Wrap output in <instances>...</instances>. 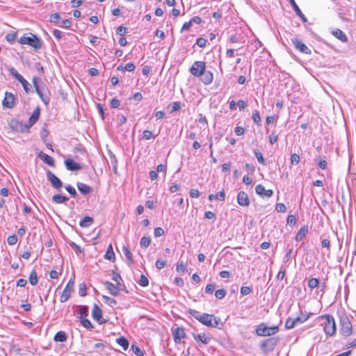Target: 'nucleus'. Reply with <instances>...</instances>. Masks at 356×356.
Wrapping results in <instances>:
<instances>
[{
	"label": "nucleus",
	"instance_id": "42",
	"mask_svg": "<svg viewBox=\"0 0 356 356\" xmlns=\"http://www.w3.org/2000/svg\"><path fill=\"white\" fill-rule=\"evenodd\" d=\"M319 284V280L317 278H311L308 281V287L311 289H314L317 287Z\"/></svg>",
	"mask_w": 356,
	"mask_h": 356
},
{
	"label": "nucleus",
	"instance_id": "9",
	"mask_svg": "<svg viewBox=\"0 0 356 356\" xmlns=\"http://www.w3.org/2000/svg\"><path fill=\"white\" fill-rule=\"evenodd\" d=\"M206 68V64L202 61H195L190 68L191 73L197 77H199L202 74Z\"/></svg>",
	"mask_w": 356,
	"mask_h": 356
},
{
	"label": "nucleus",
	"instance_id": "13",
	"mask_svg": "<svg viewBox=\"0 0 356 356\" xmlns=\"http://www.w3.org/2000/svg\"><path fill=\"white\" fill-rule=\"evenodd\" d=\"M92 316L93 319L97 321L99 324H103L106 322V321L102 318V311L97 304L93 305Z\"/></svg>",
	"mask_w": 356,
	"mask_h": 356
},
{
	"label": "nucleus",
	"instance_id": "48",
	"mask_svg": "<svg viewBox=\"0 0 356 356\" xmlns=\"http://www.w3.org/2000/svg\"><path fill=\"white\" fill-rule=\"evenodd\" d=\"M138 284L143 287L147 286L149 284V280L145 275H141L138 281Z\"/></svg>",
	"mask_w": 356,
	"mask_h": 356
},
{
	"label": "nucleus",
	"instance_id": "23",
	"mask_svg": "<svg viewBox=\"0 0 356 356\" xmlns=\"http://www.w3.org/2000/svg\"><path fill=\"white\" fill-rule=\"evenodd\" d=\"M38 156L47 165L52 167L55 165L54 159L48 154L40 152Z\"/></svg>",
	"mask_w": 356,
	"mask_h": 356
},
{
	"label": "nucleus",
	"instance_id": "56",
	"mask_svg": "<svg viewBox=\"0 0 356 356\" xmlns=\"http://www.w3.org/2000/svg\"><path fill=\"white\" fill-rule=\"evenodd\" d=\"M60 19L59 13H56L50 15L49 21L51 23L56 24Z\"/></svg>",
	"mask_w": 356,
	"mask_h": 356
},
{
	"label": "nucleus",
	"instance_id": "41",
	"mask_svg": "<svg viewBox=\"0 0 356 356\" xmlns=\"http://www.w3.org/2000/svg\"><path fill=\"white\" fill-rule=\"evenodd\" d=\"M79 295L84 297L87 295V287L85 283H81L79 286Z\"/></svg>",
	"mask_w": 356,
	"mask_h": 356
},
{
	"label": "nucleus",
	"instance_id": "49",
	"mask_svg": "<svg viewBox=\"0 0 356 356\" xmlns=\"http://www.w3.org/2000/svg\"><path fill=\"white\" fill-rule=\"evenodd\" d=\"M81 323L83 327L88 329L93 328V325L91 322L88 319L86 318V317L81 318Z\"/></svg>",
	"mask_w": 356,
	"mask_h": 356
},
{
	"label": "nucleus",
	"instance_id": "54",
	"mask_svg": "<svg viewBox=\"0 0 356 356\" xmlns=\"http://www.w3.org/2000/svg\"><path fill=\"white\" fill-rule=\"evenodd\" d=\"M275 210L278 213H284L286 211V207L283 203H277L275 205Z\"/></svg>",
	"mask_w": 356,
	"mask_h": 356
},
{
	"label": "nucleus",
	"instance_id": "44",
	"mask_svg": "<svg viewBox=\"0 0 356 356\" xmlns=\"http://www.w3.org/2000/svg\"><path fill=\"white\" fill-rule=\"evenodd\" d=\"M170 113L178 111L181 109V104L179 102H174L170 104Z\"/></svg>",
	"mask_w": 356,
	"mask_h": 356
},
{
	"label": "nucleus",
	"instance_id": "1",
	"mask_svg": "<svg viewBox=\"0 0 356 356\" xmlns=\"http://www.w3.org/2000/svg\"><path fill=\"white\" fill-rule=\"evenodd\" d=\"M188 313L202 324L207 327L220 328L219 325H222L220 322V318L215 317L212 314L206 313L202 314L200 312L193 309H190Z\"/></svg>",
	"mask_w": 356,
	"mask_h": 356
},
{
	"label": "nucleus",
	"instance_id": "7",
	"mask_svg": "<svg viewBox=\"0 0 356 356\" xmlns=\"http://www.w3.org/2000/svg\"><path fill=\"white\" fill-rule=\"evenodd\" d=\"M40 81V79L39 77H35L34 76L33 79V86L35 88V92H37V94L39 95L40 98L41 99L42 102L45 104V105H48L49 103V97L47 95H44L39 84H38V82Z\"/></svg>",
	"mask_w": 356,
	"mask_h": 356
},
{
	"label": "nucleus",
	"instance_id": "59",
	"mask_svg": "<svg viewBox=\"0 0 356 356\" xmlns=\"http://www.w3.org/2000/svg\"><path fill=\"white\" fill-rule=\"evenodd\" d=\"M300 162V156L297 154H293L291 156V164L297 165Z\"/></svg>",
	"mask_w": 356,
	"mask_h": 356
},
{
	"label": "nucleus",
	"instance_id": "50",
	"mask_svg": "<svg viewBox=\"0 0 356 356\" xmlns=\"http://www.w3.org/2000/svg\"><path fill=\"white\" fill-rule=\"evenodd\" d=\"M285 275H286L285 268L283 266H282L277 276H276V278L277 280H282L284 278Z\"/></svg>",
	"mask_w": 356,
	"mask_h": 356
},
{
	"label": "nucleus",
	"instance_id": "64",
	"mask_svg": "<svg viewBox=\"0 0 356 356\" xmlns=\"http://www.w3.org/2000/svg\"><path fill=\"white\" fill-rule=\"evenodd\" d=\"M71 26L72 21L71 19H67L63 20L60 26L65 29H69Z\"/></svg>",
	"mask_w": 356,
	"mask_h": 356
},
{
	"label": "nucleus",
	"instance_id": "5",
	"mask_svg": "<svg viewBox=\"0 0 356 356\" xmlns=\"http://www.w3.org/2000/svg\"><path fill=\"white\" fill-rule=\"evenodd\" d=\"M279 338L276 337L268 338L261 342L260 347L264 354L273 352L277 345Z\"/></svg>",
	"mask_w": 356,
	"mask_h": 356
},
{
	"label": "nucleus",
	"instance_id": "55",
	"mask_svg": "<svg viewBox=\"0 0 356 356\" xmlns=\"http://www.w3.org/2000/svg\"><path fill=\"white\" fill-rule=\"evenodd\" d=\"M296 325L293 318H288L285 322V327L286 329H292Z\"/></svg>",
	"mask_w": 356,
	"mask_h": 356
},
{
	"label": "nucleus",
	"instance_id": "3",
	"mask_svg": "<svg viewBox=\"0 0 356 356\" xmlns=\"http://www.w3.org/2000/svg\"><path fill=\"white\" fill-rule=\"evenodd\" d=\"M325 319L324 332L330 337L334 336L337 332L336 323L334 317L331 314H325L318 317Z\"/></svg>",
	"mask_w": 356,
	"mask_h": 356
},
{
	"label": "nucleus",
	"instance_id": "30",
	"mask_svg": "<svg viewBox=\"0 0 356 356\" xmlns=\"http://www.w3.org/2000/svg\"><path fill=\"white\" fill-rule=\"evenodd\" d=\"M115 341L116 343H118L124 350H127L128 349L129 343L127 338L124 337H120L116 339Z\"/></svg>",
	"mask_w": 356,
	"mask_h": 356
},
{
	"label": "nucleus",
	"instance_id": "61",
	"mask_svg": "<svg viewBox=\"0 0 356 356\" xmlns=\"http://www.w3.org/2000/svg\"><path fill=\"white\" fill-rule=\"evenodd\" d=\"M252 292V289L249 286H242L241 288V294L242 296H246Z\"/></svg>",
	"mask_w": 356,
	"mask_h": 356
},
{
	"label": "nucleus",
	"instance_id": "52",
	"mask_svg": "<svg viewBox=\"0 0 356 356\" xmlns=\"http://www.w3.org/2000/svg\"><path fill=\"white\" fill-rule=\"evenodd\" d=\"M20 83H22L25 92L26 93H29L31 91V84L25 79L22 80L20 81Z\"/></svg>",
	"mask_w": 356,
	"mask_h": 356
},
{
	"label": "nucleus",
	"instance_id": "37",
	"mask_svg": "<svg viewBox=\"0 0 356 356\" xmlns=\"http://www.w3.org/2000/svg\"><path fill=\"white\" fill-rule=\"evenodd\" d=\"M8 70L10 74L14 76L19 82L24 79L13 67H10Z\"/></svg>",
	"mask_w": 356,
	"mask_h": 356
},
{
	"label": "nucleus",
	"instance_id": "20",
	"mask_svg": "<svg viewBox=\"0 0 356 356\" xmlns=\"http://www.w3.org/2000/svg\"><path fill=\"white\" fill-rule=\"evenodd\" d=\"M293 10L296 13V15L300 17V18L302 19L303 22H307V17L304 15V14L302 13L301 10L299 8L298 5L296 4L295 0H289Z\"/></svg>",
	"mask_w": 356,
	"mask_h": 356
},
{
	"label": "nucleus",
	"instance_id": "57",
	"mask_svg": "<svg viewBox=\"0 0 356 356\" xmlns=\"http://www.w3.org/2000/svg\"><path fill=\"white\" fill-rule=\"evenodd\" d=\"M166 264H167V262L165 260L158 259L155 263V266H156V268H158L159 270H161L166 266Z\"/></svg>",
	"mask_w": 356,
	"mask_h": 356
},
{
	"label": "nucleus",
	"instance_id": "2",
	"mask_svg": "<svg viewBox=\"0 0 356 356\" xmlns=\"http://www.w3.org/2000/svg\"><path fill=\"white\" fill-rule=\"evenodd\" d=\"M19 42L22 44H29L35 49H40L42 45V40L36 35L31 33L22 36L19 40Z\"/></svg>",
	"mask_w": 356,
	"mask_h": 356
},
{
	"label": "nucleus",
	"instance_id": "43",
	"mask_svg": "<svg viewBox=\"0 0 356 356\" xmlns=\"http://www.w3.org/2000/svg\"><path fill=\"white\" fill-rule=\"evenodd\" d=\"M151 243V239L149 237L143 236L141 238L140 241V245L141 248H147L149 246Z\"/></svg>",
	"mask_w": 356,
	"mask_h": 356
},
{
	"label": "nucleus",
	"instance_id": "40",
	"mask_svg": "<svg viewBox=\"0 0 356 356\" xmlns=\"http://www.w3.org/2000/svg\"><path fill=\"white\" fill-rule=\"evenodd\" d=\"M131 350L133 351V353L137 355V356H144V351L140 349L137 345L136 344H132L131 345Z\"/></svg>",
	"mask_w": 356,
	"mask_h": 356
},
{
	"label": "nucleus",
	"instance_id": "45",
	"mask_svg": "<svg viewBox=\"0 0 356 356\" xmlns=\"http://www.w3.org/2000/svg\"><path fill=\"white\" fill-rule=\"evenodd\" d=\"M18 238L16 234L10 235L8 237L7 242L10 245H14L17 243Z\"/></svg>",
	"mask_w": 356,
	"mask_h": 356
},
{
	"label": "nucleus",
	"instance_id": "26",
	"mask_svg": "<svg viewBox=\"0 0 356 356\" xmlns=\"http://www.w3.org/2000/svg\"><path fill=\"white\" fill-rule=\"evenodd\" d=\"M194 339L197 341H201L204 344H208L210 341L211 338L206 336L204 333L202 334H193Z\"/></svg>",
	"mask_w": 356,
	"mask_h": 356
},
{
	"label": "nucleus",
	"instance_id": "47",
	"mask_svg": "<svg viewBox=\"0 0 356 356\" xmlns=\"http://www.w3.org/2000/svg\"><path fill=\"white\" fill-rule=\"evenodd\" d=\"M66 191L69 193V194L72 197H75L77 195L76 191L75 188L71 185L68 184L65 186Z\"/></svg>",
	"mask_w": 356,
	"mask_h": 356
},
{
	"label": "nucleus",
	"instance_id": "12",
	"mask_svg": "<svg viewBox=\"0 0 356 356\" xmlns=\"http://www.w3.org/2000/svg\"><path fill=\"white\" fill-rule=\"evenodd\" d=\"M291 42L296 49L300 51L301 53H304L306 54H311L312 51L308 48L307 45H305L303 42L298 40L297 38H294L291 39Z\"/></svg>",
	"mask_w": 356,
	"mask_h": 356
},
{
	"label": "nucleus",
	"instance_id": "36",
	"mask_svg": "<svg viewBox=\"0 0 356 356\" xmlns=\"http://www.w3.org/2000/svg\"><path fill=\"white\" fill-rule=\"evenodd\" d=\"M8 70L10 74L14 76L19 82L24 79L13 67H10Z\"/></svg>",
	"mask_w": 356,
	"mask_h": 356
},
{
	"label": "nucleus",
	"instance_id": "38",
	"mask_svg": "<svg viewBox=\"0 0 356 356\" xmlns=\"http://www.w3.org/2000/svg\"><path fill=\"white\" fill-rule=\"evenodd\" d=\"M88 307L86 305L79 306V314H80V318H85L88 315Z\"/></svg>",
	"mask_w": 356,
	"mask_h": 356
},
{
	"label": "nucleus",
	"instance_id": "62",
	"mask_svg": "<svg viewBox=\"0 0 356 356\" xmlns=\"http://www.w3.org/2000/svg\"><path fill=\"white\" fill-rule=\"evenodd\" d=\"M278 140V136L273 131L271 133V134L269 136V142L270 144H274Z\"/></svg>",
	"mask_w": 356,
	"mask_h": 356
},
{
	"label": "nucleus",
	"instance_id": "24",
	"mask_svg": "<svg viewBox=\"0 0 356 356\" xmlns=\"http://www.w3.org/2000/svg\"><path fill=\"white\" fill-rule=\"evenodd\" d=\"M40 114V109L38 106L33 112L32 115L29 119V127L33 126L39 119Z\"/></svg>",
	"mask_w": 356,
	"mask_h": 356
},
{
	"label": "nucleus",
	"instance_id": "22",
	"mask_svg": "<svg viewBox=\"0 0 356 356\" xmlns=\"http://www.w3.org/2000/svg\"><path fill=\"white\" fill-rule=\"evenodd\" d=\"M308 233V226H302L296 235L295 240L296 241H301Z\"/></svg>",
	"mask_w": 356,
	"mask_h": 356
},
{
	"label": "nucleus",
	"instance_id": "21",
	"mask_svg": "<svg viewBox=\"0 0 356 356\" xmlns=\"http://www.w3.org/2000/svg\"><path fill=\"white\" fill-rule=\"evenodd\" d=\"M76 186L79 192L84 195H86L92 191V188L86 184L77 182Z\"/></svg>",
	"mask_w": 356,
	"mask_h": 356
},
{
	"label": "nucleus",
	"instance_id": "28",
	"mask_svg": "<svg viewBox=\"0 0 356 356\" xmlns=\"http://www.w3.org/2000/svg\"><path fill=\"white\" fill-rule=\"evenodd\" d=\"M94 222L92 218L90 216L83 217L79 222V225L81 227H90Z\"/></svg>",
	"mask_w": 356,
	"mask_h": 356
},
{
	"label": "nucleus",
	"instance_id": "63",
	"mask_svg": "<svg viewBox=\"0 0 356 356\" xmlns=\"http://www.w3.org/2000/svg\"><path fill=\"white\" fill-rule=\"evenodd\" d=\"M207 40L203 38H198L196 40V44L200 47H205Z\"/></svg>",
	"mask_w": 356,
	"mask_h": 356
},
{
	"label": "nucleus",
	"instance_id": "33",
	"mask_svg": "<svg viewBox=\"0 0 356 356\" xmlns=\"http://www.w3.org/2000/svg\"><path fill=\"white\" fill-rule=\"evenodd\" d=\"M104 258L110 261L115 259V253L113 250V247L111 244L108 245L106 254H104Z\"/></svg>",
	"mask_w": 356,
	"mask_h": 356
},
{
	"label": "nucleus",
	"instance_id": "15",
	"mask_svg": "<svg viewBox=\"0 0 356 356\" xmlns=\"http://www.w3.org/2000/svg\"><path fill=\"white\" fill-rule=\"evenodd\" d=\"M237 202L242 207H248L250 205L248 195L245 191H241L238 193Z\"/></svg>",
	"mask_w": 356,
	"mask_h": 356
},
{
	"label": "nucleus",
	"instance_id": "19",
	"mask_svg": "<svg viewBox=\"0 0 356 356\" xmlns=\"http://www.w3.org/2000/svg\"><path fill=\"white\" fill-rule=\"evenodd\" d=\"M201 80L202 83L205 85H209L211 83L213 79V73L210 71L204 70L202 74H201Z\"/></svg>",
	"mask_w": 356,
	"mask_h": 356
},
{
	"label": "nucleus",
	"instance_id": "29",
	"mask_svg": "<svg viewBox=\"0 0 356 356\" xmlns=\"http://www.w3.org/2000/svg\"><path fill=\"white\" fill-rule=\"evenodd\" d=\"M67 339V335L64 331H58L54 335V339L58 342H65Z\"/></svg>",
	"mask_w": 356,
	"mask_h": 356
},
{
	"label": "nucleus",
	"instance_id": "11",
	"mask_svg": "<svg viewBox=\"0 0 356 356\" xmlns=\"http://www.w3.org/2000/svg\"><path fill=\"white\" fill-rule=\"evenodd\" d=\"M47 178L54 188L58 190L62 188L63 182L51 171L48 170L47 172Z\"/></svg>",
	"mask_w": 356,
	"mask_h": 356
},
{
	"label": "nucleus",
	"instance_id": "25",
	"mask_svg": "<svg viewBox=\"0 0 356 356\" xmlns=\"http://www.w3.org/2000/svg\"><path fill=\"white\" fill-rule=\"evenodd\" d=\"M332 34L342 42H346L348 41L346 35L341 29H336L333 30Z\"/></svg>",
	"mask_w": 356,
	"mask_h": 356
},
{
	"label": "nucleus",
	"instance_id": "31",
	"mask_svg": "<svg viewBox=\"0 0 356 356\" xmlns=\"http://www.w3.org/2000/svg\"><path fill=\"white\" fill-rule=\"evenodd\" d=\"M225 198V193L223 191L218 192L216 195L210 194L209 195V200L210 201H213V200L224 201Z\"/></svg>",
	"mask_w": 356,
	"mask_h": 356
},
{
	"label": "nucleus",
	"instance_id": "18",
	"mask_svg": "<svg viewBox=\"0 0 356 356\" xmlns=\"http://www.w3.org/2000/svg\"><path fill=\"white\" fill-rule=\"evenodd\" d=\"M65 165L68 170L74 171L81 170L82 166L81 164L75 162L72 159H67L65 160Z\"/></svg>",
	"mask_w": 356,
	"mask_h": 356
},
{
	"label": "nucleus",
	"instance_id": "6",
	"mask_svg": "<svg viewBox=\"0 0 356 356\" xmlns=\"http://www.w3.org/2000/svg\"><path fill=\"white\" fill-rule=\"evenodd\" d=\"M340 332L344 337H348L352 334L353 325L346 315L340 317Z\"/></svg>",
	"mask_w": 356,
	"mask_h": 356
},
{
	"label": "nucleus",
	"instance_id": "53",
	"mask_svg": "<svg viewBox=\"0 0 356 356\" xmlns=\"http://www.w3.org/2000/svg\"><path fill=\"white\" fill-rule=\"evenodd\" d=\"M252 120L255 124H259L261 121L260 115L258 111L255 110L252 113Z\"/></svg>",
	"mask_w": 356,
	"mask_h": 356
},
{
	"label": "nucleus",
	"instance_id": "58",
	"mask_svg": "<svg viewBox=\"0 0 356 356\" xmlns=\"http://www.w3.org/2000/svg\"><path fill=\"white\" fill-rule=\"evenodd\" d=\"M70 247L76 252H82L83 250L78 245L74 242L72 241L69 243Z\"/></svg>",
	"mask_w": 356,
	"mask_h": 356
},
{
	"label": "nucleus",
	"instance_id": "8",
	"mask_svg": "<svg viewBox=\"0 0 356 356\" xmlns=\"http://www.w3.org/2000/svg\"><path fill=\"white\" fill-rule=\"evenodd\" d=\"M74 279H70L69 282H67V285L65 286L63 293L60 298V301L61 302H66L71 296V293L73 291L74 289Z\"/></svg>",
	"mask_w": 356,
	"mask_h": 356
},
{
	"label": "nucleus",
	"instance_id": "35",
	"mask_svg": "<svg viewBox=\"0 0 356 356\" xmlns=\"http://www.w3.org/2000/svg\"><path fill=\"white\" fill-rule=\"evenodd\" d=\"M8 70L10 74L14 76L19 82L24 79L13 67H10Z\"/></svg>",
	"mask_w": 356,
	"mask_h": 356
},
{
	"label": "nucleus",
	"instance_id": "17",
	"mask_svg": "<svg viewBox=\"0 0 356 356\" xmlns=\"http://www.w3.org/2000/svg\"><path fill=\"white\" fill-rule=\"evenodd\" d=\"M172 336L175 342L176 343H179L181 342V339L186 338V333L184 329L181 327H177L172 332Z\"/></svg>",
	"mask_w": 356,
	"mask_h": 356
},
{
	"label": "nucleus",
	"instance_id": "32",
	"mask_svg": "<svg viewBox=\"0 0 356 356\" xmlns=\"http://www.w3.org/2000/svg\"><path fill=\"white\" fill-rule=\"evenodd\" d=\"M52 200L54 202L57 204H62L68 201L69 198L67 196H63L60 194H56L52 197Z\"/></svg>",
	"mask_w": 356,
	"mask_h": 356
},
{
	"label": "nucleus",
	"instance_id": "46",
	"mask_svg": "<svg viewBox=\"0 0 356 356\" xmlns=\"http://www.w3.org/2000/svg\"><path fill=\"white\" fill-rule=\"evenodd\" d=\"M227 294L226 291L224 289H218L215 292V296L218 299H222Z\"/></svg>",
	"mask_w": 356,
	"mask_h": 356
},
{
	"label": "nucleus",
	"instance_id": "34",
	"mask_svg": "<svg viewBox=\"0 0 356 356\" xmlns=\"http://www.w3.org/2000/svg\"><path fill=\"white\" fill-rule=\"evenodd\" d=\"M29 281L32 286H35L38 284V275L35 270H33L29 277Z\"/></svg>",
	"mask_w": 356,
	"mask_h": 356
},
{
	"label": "nucleus",
	"instance_id": "60",
	"mask_svg": "<svg viewBox=\"0 0 356 356\" xmlns=\"http://www.w3.org/2000/svg\"><path fill=\"white\" fill-rule=\"evenodd\" d=\"M112 279L116 282V284L121 283L120 282L122 281L121 275L119 273H115L114 270H113Z\"/></svg>",
	"mask_w": 356,
	"mask_h": 356
},
{
	"label": "nucleus",
	"instance_id": "39",
	"mask_svg": "<svg viewBox=\"0 0 356 356\" xmlns=\"http://www.w3.org/2000/svg\"><path fill=\"white\" fill-rule=\"evenodd\" d=\"M254 154L259 163H261V165H264L266 164V160L264 159L262 154L260 152V151L259 149H254Z\"/></svg>",
	"mask_w": 356,
	"mask_h": 356
},
{
	"label": "nucleus",
	"instance_id": "16",
	"mask_svg": "<svg viewBox=\"0 0 356 356\" xmlns=\"http://www.w3.org/2000/svg\"><path fill=\"white\" fill-rule=\"evenodd\" d=\"M15 97L14 95L11 92H6L5 93L4 99L3 100V102H2L3 106L4 107L11 108L13 107V106L15 104Z\"/></svg>",
	"mask_w": 356,
	"mask_h": 356
},
{
	"label": "nucleus",
	"instance_id": "14",
	"mask_svg": "<svg viewBox=\"0 0 356 356\" xmlns=\"http://www.w3.org/2000/svg\"><path fill=\"white\" fill-rule=\"evenodd\" d=\"M255 192L257 193V195H260L262 197H270L273 194V190L265 189L264 186L261 184L255 186Z\"/></svg>",
	"mask_w": 356,
	"mask_h": 356
},
{
	"label": "nucleus",
	"instance_id": "10",
	"mask_svg": "<svg viewBox=\"0 0 356 356\" xmlns=\"http://www.w3.org/2000/svg\"><path fill=\"white\" fill-rule=\"evenodd\" d=\"M104 285L105 286L106 289L109 291L110 294L114 296H118L119 294V291L121 289V286L126 288L125 286L121 283L114 284L109 281L104 282Z\"/></svg>",
	"mask_w": 356,
	"mask_h": 356
},
{
	"label": "nucleus",
	"instance_id": "4",
	"mask_svg": "<svg viewBox=\"0 0 356 356\" xmlns=\"http://www.w3.org/2000/svg\"><path fill=\"white\" fill-rule=\"evenodd\" d=\"M279 332V327L277 325L268 327L264 323L259 324L256 329V334L260 337H270Z\"/></svg>",
	"mask_w": 356,
	"mask_h": 356
},
{
	"label": "nucleus",
	"instance_id": "51",
	"mask_svg": "<svg viewBox=\"0 0 356 356\" xmlns=\"http://www.w3.org/2000/svg\"><path fill=\"white\" fill-rule=\"evenodd\" d=\"M16 38H17V34L15 33H8L6 36V40L10 44H13L15 42Z\"/></svg>",
	"mask_w": 356,
	"mask_h": 356
},
{
	"label": "nucleus",
	"instance_id": "27",
	"mask_svg": "<svg viewBox=\"0 0 356 356\" xmlns=\"http://www.w3.org/2000/svg\"><path fill=\"white\" fill-rule=\"evenodd\" d=\"M122 251L127 258L128 264L129 266L132 265L134 264V259H133V254H132L131 252L130 251L129 248L128 246L123 245Z\"/></svg>",
	"mask_w": 356,
	"mask_h": 356
}]
</instances>
